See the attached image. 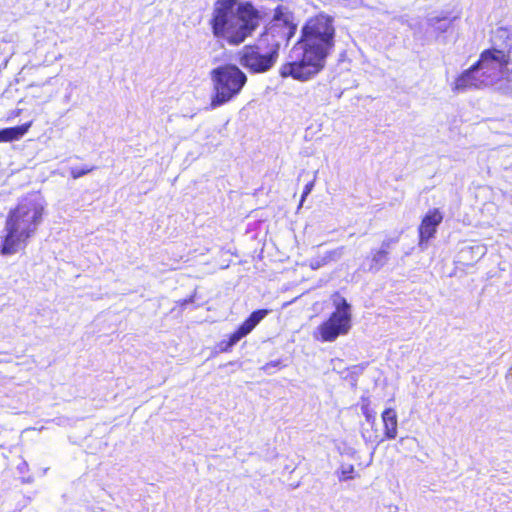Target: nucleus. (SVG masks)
<instances>
[{"label": "nucleus", "instance_id": "nucleus-15", "mask_svg": "<svg viewBox=\"0 0 512 512\" xmlns=\"http://www.w3.org/2000/svg\"><path fill=\"white\" fill-rule=\"evenodd\" d=\"M427 22H428V25L431 28H433L434 31H436L437 33H444L446 31H448V29L452 25L451 19H448L446 17H438V16L429 17Z\"/></svg>", "mask_w": 512, "mask_h": 512}, {"label": "nucleus", "instance_id": "nucleus-12", "mask_svg": "<svg viewBox=\"0 0 512 512\" xmlns=\"http://www.w3.org/2000/svg\"><path fill=\"white\" fill-rule=\"evenodd\" d=\"M382 422L384 425V434L387 439H395L398 432L397 413L393 408H387L383 411Z\"/></svg>", "mask_w": 512, "mask_h": 512}, {"label": "nucleus", "instance_id": "nucleus-10", "mask_svg": "<svg viewBox=\"0 0 512 512\" xmlns=\"http://www.w3.org/2000/svg\"><path fill=\"white\" fill-rule=\"evenodd\" d=\"M269 313L267 309L254 311L248 319H246L241 326L232 333V343L240 341L243 337L248 335L258 323L264 319Z\"/></svg>", "mask_w": 512, "mask_h": 512}, {"label": "nucleus", "instance_id": "nucleus-22", "mask_svg": "<svg viewBox=\"0 0 512 512\" xmlns=\"http://www.w3.org/2000/svg\"><path fill=\"white\" fill-rule=\"evenodd\" d=\"M361 409L367 421L374 419V416L369 410L368 405H363Z\"/></svg>", "mask_w": 512, "mask_h": 512}, {"label": "nucleus", "instance_id": "nucleus-9", "mask_svg": "<svg viewBox=\"0 0 512 512\" xmlns=\"http://www.w3.org/2000/svg\"><path fill=\"white\" fill-rule=\"evenodd\" d=\"M443 220V215L439 209H432L422 219L419 226V247L421 250L427 248L428 241L434 237L437 227Z\"/></svg>", "mask_w": 512, "mask_h": 512}, {"label": "nucleus", "instance_id": "nucleus-16", "mask_svg": "<svg viewBox=\"0 0 512 512\" xmlns=\"http://www.w3.org/2000/svg\"><path fill=\"white\" fill-rule=\"evenodd\" d=\"M339 480L346 481L353 478L354 466L351 464L342 465L338 471Z\"/></svg>", "mask_w": 512, "mask_h": 512}, {"label": "nucleus", "instance_id": "nucleus-17", "mask_svg": "<svg viewBox=\"0 0 512 512\" xmlns=\"http://www.w3.org/2000/svg\"><path fill=\"white\" fill-rule=\"evenodd\" d=\"M463 254L472 253L474 257L480 259L486 254V247L483 245H474L469 247L467 250H463Z\"/></svg>", "mask_w": 512, "mask_h": 512}, {"label": "nucleus", "instance_id": "nucleus-18", "mask_svg": "<svg viewBox=\"0 0 512 512\" xmlns=\"http://www.w3.org/2000/svg\"><path fill=\"white\" fill-rule=\"evenodd\" d=\"M499 34H500V37L505 36V39H506L505 43H506V48H507V51L505 53L507 56H509V60L512 62V33L506 35L505 30H500Z\"/></svg>", "mask_w": 512, "mask_h": 512}, {"label": "nucleus", "instance_id": "nucleus-5", "mask_svg": "<svg viewBox=\"0 0 512 512\" xmlns=\"http://www.w3.org/2000/svg\"><path fill=\"white\" fill-rule=\"evenodd\" d=\"M213 84L210 108L216 109L234 99L247 82L246 74L236 65L226 64L210 72Z\"/></svg>", "mask_w": 512, "mask_h": 512}, {"label": "nucleus", "instance_id": "nucleus-20", "mask_svg": "<svg viewBox=\"0 0 512 512\" xmlns=\"http://www.w3.org/2000/svg\"><path fill=\"white\" fill-rule=\"evenodd\" d=\"M93 170V168H83V169H79V168H71L70 170V173H71V176L74 178V179H78L86 174H88L89 172H91Z\"/></svg>", "mask_w": 512, "mask_h": 512}, {"label": "nucleus", "instance_id": "nucleus-2", "mask_svg": "<svg viewBox=\"0 0 512 512\" xmlns=\"http://www.w3.org/2000/svg\"><path fill=\"white\" fill-rule=\"evenodd\" d=\"M260 12L250 3L237 0H218L210 25L213 35L231 45H239L259 27Z\"/></svg>", "mask_w": 512, "mask_h": 512}, {"label": "nucleus", "instance_id": "nucleus-14", "mask_svg": "<svg viewBox=\"0 0 512 512\" xmlns=\"http://www.w3.org/2000/svg\"><path fill=\"white\" fill-rule=\"evenodd\" d=\"M389 247L390 241H384L382 243L381 249L373 253L371 258V264L369 267L370 271H378L386 264L389 253Z\"/></svg>", "mask_w": 512, "mask_h": 512}, {"label": "nucleus", "instance_id": "nucleus-8", "mask_svg": "<svg viewBox=\"0 0 512 512\" xmlns=\"http://www.w3.org/2000/svg\"><path fill=\"white\" fill-rule=\"evenodd\" d=\"M296 25L293 23L292 15L284 8L278 7L275 10L273 19L260 38L267 44H277L279 53L282 44L287 43L295 34Z\"/></svg>", "mask_w": 512, "mask_h": 512}, {"label": "nucleus", "instance_id": "nucleus-3", "mask_svg": "<svg viewBox=\"0 0 512 512\" xmlns=\"http://www.w3.org/2000/svg\"><path fill=\"white\" fill-rule=\"evenodd\" d=\"M510 62L509 56L503 50L497 48L484 50L477 63L455 79L452 90L464 92L472 88L495 87L509 92L507 83L511 81L508 74Z\"/></svg>", "mask_w": 512, "mask_h": 512}, {"label": "nucleus", "instance_id": "nucleus-21", "mask_svg": "<svg viewBox=\"0 0 512 512\" xmlns=\"http://www.w3.org/2000/svg\"><path fill=\"white\" fill-rule=\"evenodd\" d=\"M237 342L232 343V334L229 337L228 341H221L218 345L219 350L221 352H227L229 351Z\"/></svg>", "mask_w": 512, "mask_h": 512}, {"label": "nucleus", "instance_id": "nucleus-7", "mask_svg": "<svg viewBox=\"0 0 512 512\" xmlns=\"http://www.w3.org/2000/svg\"><path fill=\"white\" fill-rule=\"evenodd\" d=\"M277 44H267L260 37L253 45H246L240 52V64L253 73L269 71L277 62Z\"/></svg>", "mask_w": 512, "mask_h": 512}, {"label": "nucleus", "instance_id": "nucleus-4", "mask_svg": "<svg viewBox=\"0 0 512 512\" xmlns=\"http://www.w3.org/2000/svg\"><path fill=\"white\" fill-rule=\"evenodd\" d=\"M45 202L38 194L23 198L10 212L7 219V235L2 246L3 255H12L24 249L42 221Z\"/></svg>", "mask_w": 512, "mask_h": 512}, {"label": "nucleus", "instance_id": "nucleus-6", "mask_svg": "<svg viewBox=\"0 0 512 512\" xmlns=\"http://www.w3.org/2000/svg\"><path fill=\"white\" fill-rule=\"evenodd\" d=\"M331 300L335 311L317 328L323 342H333L339 336L348 334L352 326L351 305L347 300L339 293H334Z\"/></svg>", "mask_w": 512, "mask_h": 512}, {"label": "nucleus", "instance_id": "nucleus-13", "mask_svg": "<svg viewBox=\"0 0 512 512\" xmlns=\"http://www.w3.org/2000/svg\"><path fill=\"white\" fill-rule=\"evenodd\" d=\"M32 123H26L21 126L5 128L0 130V142H12L21 139L29 130Z\"/></svg>", "mask_w": 512, "mask_h": 512}, {"label": "nucleus", "instance_id": "nucleus-1", "mask_svg": "<svg viewBox=\"0 0 512 512\" xmlns=\"http://www.w3.org/2000/svg\"><path fill=\"white\" fill-rule=\"evenodd\" d=\"M334 45L333 17L323 13L316 15L302 28L301 39L292 48L290 61L281 66L280 75L300 81L310 79L324 68Z\"/></svg>", "mask_w": 512, "mask_h": 512}, {"label": "nucleus", "instance_id": "nucleus-11", "mask_svg": "<svg viewBox=\"0 0 512 512\" xmlns=\"http://www.w3.org/2000/svg\"><path fill=\"white\" fill-rule=\"evenodd\" d=\"M344 250L345 248L341 246L336 249L326 251L321 255H317L309 260V267L313 270H317L330 262L338 261L343 256Z\"/></svg>", "mask_w": 512, "mask_h": 512}, {"label": "nucleus", "instance_id": "nucleus-19", "mask_svg": "<svg viewBox=\"0 0 512 512\" xmlns=\"http://www.w3.org/2000/svg\"><path fill=\"white\" fill-rule=\"evenodd\" d=\"M314 184H315V180H312L310 181L309 183H307L304 187V190H303V193H302V196H301V200H300V203H299V206H298V209H300L306 199V197L311 193V191L313 190L314 188Z\"/></svg>", "mask_w": 512, "mask_h": 512}]
</instances>
